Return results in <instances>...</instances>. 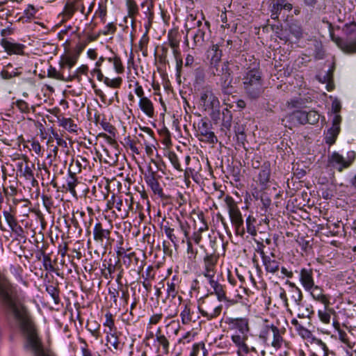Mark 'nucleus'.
<instances>
[{
	"label": "nucleus",
	"instance_id": "nucleus-59",
	"mask_svg": "<svg viewBox=\"0 0 356 356\" xmlns=\"http://www.w3.org/2000/svg\"><path fill=\"white\" fill-rule=\"evenodd\" d=\"M96 14L101 19V21L103 23L106 22V17L107 14V8L106 6L103 3H99L97 10L96 11Z\"/></svg>",
	"mask_w": 356,
	"mask_h": 356
},
{
	"label": "nucleus",
	"instance_id": "nucleus-7",
	"mask_svg": "<svg viewBox=\"0 0 356 356\" xmlns=\"http://www.w3.org/2000/svg\"><path fill=\"white\" fill-rule=\"evenodd\" d=\"M198 309L202 316L209 321L220 315L222 305L213 298H205L199 302Z\"/></svg>",
	"mask_w": 356,
	"mask_h": 356
},
{
	"label": "nucleus",
	"instance_id": "nucleus-24",
	"mask_svg": "<svg viewBox=\"0 0 356 356\" xmlns=\"http://www.w3.org/2000/svg\"><path fill=\"white\" fill-rule=\"evenodd\" d=\"M181 323L184 325H188L191 322H195L196 316L195 312L191 309V304L186 303L184 307V309L180 314Z\"/></svg>",
	"mask_w": 356,
	"mask_h": 356
},
{
	"label": "nucleus",
	"instance_id": "nucleus-4",
	"mask_svg": "<svg viewBox=\"0 0 356 356\" xmlns=\"http://www.w3.org/2000/svg\"><path fill=\"white\" fill-rule=\"evenodd\" d=\"M224 202L228 210L229 216L237 234L243 235L245 233L244 222L241 212L234 198L226 195Z\"/></svg>",
	"mask_w": 356,
	"mask_h": 356
},
{
	"label": "nucleus",
	"instance_id": "nucleus-30",
	"mask_svg": "<svg viewBox=\"0 0 356 356\" xmlns=\"http://www.w3.org/2000/svg\"><path fill=\"white\" fill-rule=\"evenodd\" d=\"M270 164L268 161L264 162L259 173V181L261 185H266L270 179Z\"/></svg>",
	"mask_w": 356,
	"mask_h": 356
},
{
	"label": "nucleus",
	"instance_id": "nucleus-39",
	"mask_svg": "<svg viewBox=\"0 0 356 356\" xmlns=\"http://www.w3.org/2000/svg\"><path fill=\"white\" fill-rule=\"evenodd\" d=\"M106 60L108 61V63L113 65L116 73L122 74L124 72V67L122 64L121 58L115 54L113 57L107 58Z\"/></svg>",
	"mask_w": 356,
	"mask_h": 356
},
{
	"label": "nucleus",
	"instance_id": "nucleus-37",
	"mask_svg": "<svg viewBox=\"0 0 356 356\" xmlns=\"http://www.w3.org/2000/svg\"><path fill=\"white\" fill-rule=\"evenodd\" d=\"M208 354L205 344L201 342L193 344L190 356H208Z\"/></svg>",
	"mask_w": 356,
	"mask_h": 356
},
{
	"label": "nucleus",
	"instance_id": "nucleus-52",
	"mask_svg": "<svg viewBox=\"0 0 356 356\" xmlns=\"http://www.w3.org/2000/svg\"><path fill=\"white\" fill-rule=\"evenodd\" d=\"M327 307H325L323 310H318V316L320 318L321 321L323 323L328 324L330 322L331 315L329 311H327Z\"/></svg>",
	"mask_w": 356,
	"mask_h": 356
},
{
	"label": "nucleus",
	"instance_id": "nucleus-22",
	"mask_svg": "<svg viewBox=\"0 0 356 356\" xmlns=\"http://www.w3.org/2000/svg\"><path fill=\"white\" fill-rule=\"evenodd\" d=\"M308 291H310L311 296H312V298L314 300L321 302L325 307L329 306V305H330L329 299L325 294H323V290L322 288H321L314 284L313 287L310 290H308Z\"/></svg>",
	"mask_w": 356,
	"mask_h": 356
},
{
	"label": "nucleus",
	"instance_id": "nucleus-33",
	"mask_svg": "<svg viewBox=\"0 0 356 356\" xmlns=\"http://www.w3.org/2000/svg\"><path fill=\"white\" fill-rule=\"evenodd\" d=\"M140 6L143 8L145 9L144 11V14L148 19V24L146 26L150 27L152 24L154 15L153 11L154 3H153L152 2H149L148 0H145L143 2L141 3Z\"/></svg>",
	"mask_w": 356,
	"mask_h": 356
},
{
	"label": "nucleus",
	"instance_id": "nucleus-19",
	"mask_svg": "<svg viewBox=\"0 0 356 356\" xmlns=\"http://www.w3.org/2000/svg\"><path fill=\"white\" fill-rule=\"evenodd\" d=\"M115 208L117 210L116 216L122 218L128 216L129 211L132 209L131 199H126L124 202L121 197H116Z\"/></svg>",
	"mask_w": 356,
	"mask_h": 356
},
{
	"label": "nucleus",
	"instance_id": "nucleus-3",
	"mask_svg": "<svg viewBox=\"0 0 356 356\" xmlns=\"http://www.w3.org/2000/svg\"><path fill=\"white\" fill-rule=\"evenodd\" d=\"M189 19L193 22V26L187 30V34L192 29L197 28L193 35V43L195 47H202L210 38V23L208 21L203 23L201 19L197 20L196 17L193 15L188 16V20Z\"/></svg>",
	"mask_w": 356,
	"mask_h": 356
},
{
	"label": "nucleus",
	"instance_id": "nucleus-35",
	"mask_svg": "<svg viewBox=\"0 0 356 356\" xmlns=\"http://www.w3.org/2000/svg\"><path fill=\"white\" fill-rule=\"evenodd\" d=\"M57 120L60 127L70 132H76L77 126L74 123L71 118H65L64 117L58 116Z\"/></svg>",
	"mask_w": 356,
	"mask_h": 356
},
{
	"label": "nucleus",
	"instance_id": "nucleus-2",
	"mask_svg": "<svg viewBox=\"0 0 356 356\" xmlns=\"http://www.w3.org/2000/svg\"><path fill=\"white\" fill-rule=\"evenodd\" d=\"M259 63L255 60L253 67H248L242 79L243 89L251 99H258L264 92L261 72Z\"/></svg>",
	"mask_w": 356,
	"mask_h": 356
},
{
	"label": "nucleus",
	"instance_id": "nucleus-53",
	"mask_svg": "<svg viewBox=\"0 0 356 356\" xmlns=\"http://www.w3.org/2000/svg\"><path fill=\"white\" fill-rule=\"evenodd\" d=\"M307 124H315L319 120V114L315 111H306Z\"/></svg>",
	"mask_w": 356,
	"mask_h": 356
},
{
	"label": "nucleus",
	"instance_id": "nucleus-50",
	"mask_svg": "<svg viewBox=\"0 0 356 356\" xmlns=\"http://www.w3.org/2000/svg\"><path fill=\"white\" fill-rule=\"evenodd\" d=\"M302 307H300V310H298V317L300 318H311L312 315L314 314L313 307L312 305L307 307L305 309H302Z\"/></svg>",
	"mask_w": 356,
	"mask_h": 356
},
{
	"label": "nucleus",
	"instance_id": "nucleus-8",
	"mask_svg": "<svg viewBox=\"0 0 356 356\" xmlns=\"http://www.w3.org/2000/svg\"><path fill=\"white\" fill-rule=\"evenodd\" d=\"M200 102L205 111L210 108H219L220 101L210 86H204L200 93Z\"/></svg>",
	"mask_w": 356,
	"mask_h": 356
},
{
	"label": "nucleus",
	"instance_id": "nucleus-29",
	"mask_svg": "<svg viewBox=\"0 0 356 356\" xmlns=\"http://www.w3.org/2000/svg\"><path fill=\"white\" fill-rule=\"evenodd\" d=\"M139 107L141 111L148 117H153L154 115V108L152 101L147 98H141L139 100Z\"/></svg>",
	"mask_w": 356,
	"mask_h": 356
},
{
	"label": "nucleus",
	"instance_id": "nucleus-28",
	"mask_svg": "<svg viewBox=\"0 0 356 356\" xmlns=\"http://www.w3.org/2000/svg\"><path fill=\"white\" fill-rule=\"evenodd\" d=\"M3 214L6 222L13 232L16 233L22 232V228L18 225L14 214L8 211H4Z\"/></svg>",
	"mask_w": 356,
	"mask_h": 356
},
{
	"label": "nucleus",
	"instance_id": "nucleus-12",
	"mask_svg": "<svg viewBox=\"0 0 356 356\" xmlns=\"http://www.w3.org/2000/svg\"><path fill=\"white\" fill-rule=\"evenodd\" d=\"M212 124L207 119H201L197 124L198 134L202 136L200 140L214 144L218 141L213 131H211Z\"/></svg>",
	"mask_w": 356,
	"mask_h": 356
},
{
	"label": "nucleus",
	"instance_id": "nucleus-14",
	"mask_svg": "<svg viewBox=\"0 0 356 356\" xmlns=\"http://www.w3.org/2000/svg\"><path fill=\"white\" fill-rule=\"evenodd\" d=\"M229 330L238 332L241 334H248L250 331L249 319L247 318H227L225 320Z\"/></svg>",
	"mask_w": 356,
	"mask_h": 356
},
{
	"label": "nucleus",
	"instance_id": "nucleus-42",
	"mask_svg": "<svg viewBox=\"0 0 356 356\" xmlns=\"http://www.w3.org/2000/svg\"><path fill=\"white\" fill-rule=\"evenodd\" d=\"M222 126L227 129H229L232 122V113L231 111L228 108H225L222 110Z\"/></svg>",
	"mask_w": 356,
	"mask_h": 356
},
{
	"label": "nucleus",
	"instance_id": "nucleus-10",
	"mask_svg": "<svg viewBox=\"0 0 356 356\" xmlns=\"http://www.w3.org/2000/svg\"><path fill=\"white\" fill-rule=\"evenodd\" d=\"M259 337L265 341H267L272 337L273 341L271 342V345L276 348L281 346L283 340L279 328L273 324H269L268 323L264 326L260 332Z\"/></svg>",
	"mask_w": 356,
	"mask_h": 356
},
{
	"label": "nucleus",
	"instance_id": "nucleus-15",
	"mask_svg": "<svg viewBox=\"0 0 356 356\" xmlns=\"http://www.w3.org/2000/svg\"><path fill=\"white\" fill-rule=\"evenodd\" d=\"M306 111L296 110L286 115L285 118L283 119L282 121H286L285 126L291 129L293 127L306 124Z\"/></svg>",
	"mask_w": 356,
	"mask_h": 356
},
{
	"label": "nucleus",
	"instance_id": "nucleus-11",
	"mask_svg": "<svg viewBox=\"0 0 356 356\" xmlns=\"http://www.w3.org/2000/svg\"><path fill=\"white\" fill-rule=\"evenodd\" d=\"M219 255L215 253H206L203 259V275L208 280L214 278Z\"/></svg>",
	"mask_w": 356,
	"mask_h": 356
},
{
	"label": "nucleus",
	"instance_id": "nucleus-23",
	"mask_svg": "<svg viewBox=\"0 0 356 356\" xmlns=\"http://www.w3.org/2000/svg\"><path fill=\"white\" fill-rule=\"evenodd\" d=\"M227 72H229L228 65L227 63H220V62L212 63V62H211L209 67V73L211 75L213 76H222L223 78L225 77V74Z\"/></svg>",
	"mask_w": 356,
	"mask_h": 356
},
{
	"label": "nucleus",
	"instance_id": "nucleus-57",
	"mask_svg": "<svg viewBox=\"0 0 356 356\" xmlns=\"http://www.w3.org/2000/svg\"><path fill=\"white\" fill-rule=\"evenodd\" d=\"M74 161L76 162V165L79 166L80 168L82 169H87V168H90V165H89V161H88V159L83 156H76V159L74 160Z\"/></svg>",
	"mask_w": 356,
	"mask_h": 356
},
{
	"label": "nucleus",
	"instance_id": "nucleus-6",
	"mask_svg": "<svg viewBox=\"0 0 356 356\" xmlns=\"http://www.w3.org/2000/svg\"><path fill=\"white\" fill-rule=\"evenodd\" d=\"M178 227H172L169 222L163 225L165 234L170 241L176 245L180 241L184 242V239L188 238L190 227L186 221H182L177 218Z\"/></svg>",
	"mask_w": 356,
	"mask_h": 356
},
{
	"label": "nucleus",
	"instance_id": "nucleus-5",
	"mask_svg": "<svg viewBox=\"0 0 356 356\" xmlns=\"http://www.w3.org/2000/svg\"><path fill=\"white\" fill-rule=\"evenodd\" d=\"M113 225L108 222H97L92 229L93 239L100 250H105L110 243Z\"/></svg>",
	"mask_w": 356,
	"mask_h": 356
},
{
	"label": "nucleus",
	"instance_id": "nucleus-32",
	"mask_svg": "<svg viewBox=\"0 0 356 356\" xmlns=\"http://www.w3.org/2000/svg\"><path fill=\"white\" fill-rule=\"evenodd\" d=\"M327 0H303L305 6L315 8L318 12L325 13Z\"/></svg>",
	"mask_w": 356,
	"mask_h": 356
},
{
	"label": "nucleus",
	"instance_id": "nucleus-47",
	"mask_svg": "<svg viewBox=\"0 0 356 356\" xmlns=\"http://www.w3.org/2000/svg\"><path fill=\"white\" fill-rule=\"evenodd\" d=\"M88 71V66L86 65H82L76 69V72L73 74H69L67 79H68V81H72L74 79H79L81 74H86Z\"/></svg>",
	"mask_w": 356,
	"mask_h": 356
},
{
	"label": "nucleus",
	"instance_id": "nucleus-38",
	"mask_svg": "<svg viewBox=\"0 0 356 356\" xmlns=\"http://www.w3.org/2000/svg\"><path fill=\"white\" fill-rule=\"evenodd\" d=\"M208 56L211 57V62L212 63L220 62L222 52L219 49L218 44H213L207 51Z\"/></svg>",
	"mask_w": 356,
	"mask_h": 356
},
{
	"label": "nucleus",
	"instance_id": "nucleus-16",
	"mask_svg": "<svg viewBox=\"0 0 356 356\" xmlns=\"http://www.w3.org/2000/svg\"><path fill=\"white\" fill-rule=\"evenodd\" d=\"M0 44L4 51L10 56L11 55H24L26 46L21 43H17L8 38L1 39Z\"/></svg>",
	"mask_w": 356,
	"mask_h": 356
},
{
	"label": "nucleus",
	"instance_id": "nucleus-17",
	"mask_svg": "<svg viewBox=\"0 0 356 356\" xmlns=\"http://www.w3.org/2000/svg\"><path fill=\"white\" fill-rule=\"evenodd\" d=\"M342 118L340 115H334L332 120V126L330 127L325 136V141L327 144L333 145L340 132V124Z\"/></svg>",
	"mask_w": 356,
	"mask_h": 356
},
{
	"label": "nucleus",
	"instance_id": "nucleus-62",
	"mask_svg": "<svg viewBox=\"0 0 356 356\" xmlns=\"http://www.w3.org/2000/svg\"><path fill=\"white\" fill-rule=\"evenodd\" d=\"M168 158L170 161V163H172V165L174 166V168L175 169H177V170H179V171L182 170V169L181 168L179 161V159L175 153L170 152L169 154Z\"/></svg>",
	"mask_w": 356,
	"mask_h": 356
},
{
	"label": "nucleus",
	"instance_id": "nucleus-44",
	"mask_svg": "<svg viewBox=\"0 0 356 356\" xmlns=\"http://www.w3.org/2000/svg\"><path fill=\"white\" fill-rule=\"evenodd\" d=\"M205 72L203 67H199L194 71V83L202 85L205 81Z\"/></svg>",
	"mask_w": 356,
	"mask_h": 356
},
{
	"label": "nucleus",
	"instance_id": "nucleus-51",
	"mask_svg": "<svg viewBox=\"0 0 356 356\" xmlns=\"http://www.w3.org/2000/svg\"><path fill=\"white\" fill-rule=\"evenodd\" d=\"M117 30L116 24L114 22L108 23L102 31L99 32V35H113Z\"/></svg>",
	"mask_w": 356,
	"mask_h": 356
},
{
	"label": "nucleus",
	"instance_id": "nucleus-25",
	"mask_svg": "<svg viewBox=\"0 0 356 356\" xmlns=\"http://www.w3.org/2000/svg\"><path fill=\"white\" fill-rule=\"evenodd\" d=\"M351 154H353V159L351 160H348V161H346L344 159V158L337 152H334L332 154V161L335 162L338 164H340V166L338 168V170L339 172H341L344 168H348L352 164L353 161L355 160V153L352 152Z\"/></svg>",
	"mask_w": 356,
	"mask_h": 356
},
{
	"label": "nucleus",
	"instance_id": "nucleus-18",
	"mask_svg": "<svg viewBox=\"0 0 356 356\" xmlns=\"http://www.w3.org/2000/svg\"><path fill=\"white\" fill-rule=\"evenodd\" d=\"M300 282L305 290H310L314 284L313 269L310 267L302 268L300 270Z\"/></svg>",
	"mask_w": 356,
	"mask_h": 356
},
{
	"label": "nucleus",
	"instance_id": "nucleus-27",
	"mask_svg": "<svg viewBox=\"0 0 356 356\" xmlns=\"http://www.w3.org/2000/svg\"><path fill=\"white\" fill-rule=\"evenodd\" d=\"M78 58L70 53L61 56L59 65L63 71L65 68L70 70L77 62Z\"/></svg>",
	"mask_w": 356,
	"mask_h": 356
},
{
	"label": "nucleus",
	"instance_id": "nucleus-45",
	"mask_svg": "<svg viewBox=\"0 0 356 356\" xmlns=\"http://www.w3.org/2000/svg\"><path fill=\"white\" fill-rule=\"evenodd\" d=\"M47 76L60 81H68L67 76H65L63 72H60L55 67L50 66L47 71Z\"/></svg>",
	"mask_w": 356,
	"mask_h": 356
},
{
	"label": "nucleus",
	"instance_id": "nucleus-43",
	"mask_svg": "<svg viewBox=\"0 0 356 356\" xmlns=\"http://www.w3.org/2000/svg\"><path fill=\"white\" fill-rule=\"evenodd\" d=\"M289 30L296 38H300L302 35V29L298 22H291L289 24Z\"/></svg>",
	"mask_w": 356,
	"mask_h": 356
},
{
	"label": "nucleus",
	"instance_id": "nucleus-34",
	"mask_svg": "<svg viewBox=\"0 0 356 356\" xmlns=\"http://www.w3.org/2000/svg\"><path fill=\"white\" fill-rule=\"evenodd\" d=\"M265 269L268 273L275 274L280 270V262L268 256L262 259Z\"/></svg>",
	"mask_w": 356,
	"mask_h": 356
},
{
	"label": "nucleus",
	"instance_id": "nucleus-21",
	"mask_svg": "<svg viewBox=\"0 0 356 356\" xmlns=\"http://www.w3.org/2000/svg\"><path fill=\"white\" fill-rule=\"evenodd\" d=\"M289 286H291V290L290 291V297L291 299L294 302L297 310H300V307H303L302 304V293L300 289L296 286V284L293 282L287 281Z\"/></svg>",
	"mask_w": 356,
	"mask_h": 356
},
{
	"label": "nucleus",
	"instance_id": "nucleus-31",
	"mask_svg": "<svg viewBox=\"0 0 356 356\" xmlns=\"http://www.w3.org/2000/svg\"><path fill=\"white\" fill-rule=\"evenodd\" d=\"M156 341L158 343L159 347L162 348V352L165 355L169 353L170 342L168 339L163 334L161 330L159 329L156 333Z\"/></svg>",
	"mask_w": 356,
	"mask_h": 356
},
{
	"label": "nucleus",
	"instance_id": "nucleus-60",
	"mask_svg": "<svg viewBox=\"0 0 356 356\" xmlns=\"http://www.w3.org/2000/svg\"><path fill=\"white\" fill-rule=\"evenodd\" d=\"M177 295L176 284L174 282H168L167 284V297L175 298Z\"/></svg>",
	"mask_w": 356,
	"mask_h": 356
},
{
	"label": "nucleus",
	"instance_id": "nucleus-48",
	"mask_svg": "<svg viewBox=\"0 0 356 356\" xmlns=\"http://www.w3.org/2000/svg\"><path fill=\"white\" fill-rule=\"evenodd\" d=\"M168 40L169 44L170 47L173 49V51H179V40L177 38V33L170 31L168 33Z\"/></svg>",
	"mask_w": 356,
	"mask_h": 356
},
{
	"label": "nucleus",
	"instance_id": "nucleus-56",
	"mask_svg": "<svg viewBox=\"0 0 356 356\" xmlns=\"http://www.w3.org/2000/svg\"><path fill=\"white\" fill-rule=\"evenodd\" d=\"M42 264L45 270H47L49 272H56V268L52 264V261L49 254L48 256H45L44 259H42Z\"/></svg>",
	"mask_w": 356,
	"mask_h": 356
},
{
	"label": "nucleus",
	"instance_id": "nucleus-64",
	"mask_svg": "<svg viewBox=\"0 0 356 356\" xmlns=\"http://www.w3.org/2000/svg\"><path fill=\"white\" fill-rule=\"evenodd\" d=\"M15 105L18 108V109L24 113H29V104L22 99H19L15 102Z\"/></svg>",
	"mask_w": 356,
	"mask_h": 356
},
{
	"label": "nucleus",
	"instance_id": "nucleus-1",
	"mask_svg": "<svg viewBox=\"0 0 356 356\" xmlns=\"http://www.w3.org/2000/svg\"><path fill=\"white\" fill-rule=\"evenodd\" d=\"M0 301L24 337V350L33 356H56L51 350L44 348L24 298L17 295L9 280L1 273Z\"/></svg>",
	"mask_w": 356,
	"mask_h": 356
},
{
	"label": "nucleus",
	"instance_id": "nucleus-49",
	"mask_svg": "<svg viewBox=\"0 0 356 356\" xmlns=\"http://www.w3.org/2000/svg\"><path fill=\"white\" fill-rule=\"evenodd\" d=\"M104 83L108 87L113 88H120L122 83V79L120 76L116 77L115 79H109L108 77H105Z\"/></svg>",
	"mask_w": 356,
	"mask_h": 356
},
{
	"label": "nucleus",
	"instance_id": "nucleus-46",
	"mask_svg": "<svg viewBox=\"0 0 356 356\" xmlns=\"http://www.w3.org/2000/svg\"><path fill=\"white\" fill-rule=\"evenodd\" d=\"M255 222L256 219L252 216H248L246 218L245 224L247 232L252 236H255L257 234V230L254 226Z\"/></svg>",
	"mask_w": 356,
	"mask_h": 356
},
{
	"label": "nucleus",
	"instance_id": "nucleus-26",
	"mask_svg": "<svg viewBox=\"0 0 356 356\" xmlns=\"http://www.w3.org/2000/svg\"><path fill=\"white\" fill-rule=\"evenodd\" d=\"M232 341L238 348V351H243L244 353H249V348L245 343L248 339L247 334H233L232 336Z\"/></svg>",
	"mask_w": 356,
	"mask_h": 356
},
{
	"label": "nucleus",
	"instance_id": "nucleus-41",
	"mask_svg": "<svg viewBox=\"0 0 356 356\" xmlns=\"http://www.w3.org/2000/svg\"><path fill=\"white\" fill-rule=\"evenodd\" d=\"M126 6L128 12V16L132 19L138 14V6L134 0H127Z\"/></svg>",
	"mask_w": 356,
	"mask_h": 356
},
{
	"label": "nucleus",
	"instance_id": "nucleus-61",
	"mask_svg": "<svg viewBox=\"0 0 356 356\" xmlns=\"http://www.w3.org/2000/svg\"><path fill=\"white\" fill-rule=\"evenodd\" d=\"M106 321L104 323V325L108 327L109 328V332L113 331V329L115 327L114 320L113 318V314L110 312H107L105 314Z\"/></svg>",
	"mask_w": 356,
	"mask_h": 356
},
{
	"label": "nucleus",
	"instance_id": "nucleus-20",
	"mask_svg": "<svg viewBox=\"0 0 356 356\" xmlns=\"http://www.w3.org/2000/svg\"><path fill=\"white\" fill-rule=\"evenodd\" d=\"M145 180L154 195H157L159 197H164L163 189L161 187L159 182L156 179L155 173L154 172H151L148 175H145Z\"/></svg>",
	"mask_w": 356,
	"mask_h": 356
},
{
	"label": "nucleus",
	"instance_id": "nucleus-54",
	"mask_svg": "<svg viewBox=\"0 0 356 356\" xmlns=\"http://www.w3.org/2000/svg\"><path fill=\"white\" fill-rule=\"evenodd\" d=\"M77 184V179L74 175H70L69 178L67 180V190L69 191L71 193L74 194L75 187Z\"/></svg>",
	"mask_w": 356,
	"mask_h": 356
},
{
	"label": "nucleus",
	"instance_id": "nucleus-13",
	"mask_svg": "<svg viewBox=\"0 0 356 356\" xmlns=\"http://www.w3.org/2000/svg\"><path fill=\"white\" fill-rule=\"evenodd\" d=\"M208 282L211 287L213 289V291L211 292V294H215L217 297L218 301L225 302L227 307L234 305L236 302L234 299H230L227 296L225 286L218 280H216L214 278H211L208 280Z\"/></svg>",
	"mask_w": 356,
	"mask_h": 356
},
{
	"label": "nucleus",
	"instance_id": "nucleus-36",
	"mask_svg": "<svg viewBox=\"0 0 356 356\" xmlns=\"http://www.w3.org/2000/svg\"><path fill=\"white\" fill-rule=\"evenodd\" d=\"M224 81L221 82V90L222 93L225 95H231L233 92L234 88L232 85L231 74L227 72L223 77Z\"/></svg>",
	"mask_w": 356,
	"mask_h": 356
},
{
	"label": "nucleus",
	"instance_id": "nucleus-63",
	"mask_svg": "<svg viewBox=\"0 0 356 356\" xmlns=\"http://www.w3.org/2000/svg\"><path fill=\"white\" fill-rule=\"evenodd\" d=\"M86 45H87V42H79V44H77L76 45L73 51L70 52V54H72L73 56H76V58H77L79 59L80 54L83 51V49H85Z\"/></svg>",
	"mask_w": 356,
	"mask_h": 356
},
{
	"label": "nucleus",
	"instance_id": "nucleus-58",
	"mask_svg": "<svg viewBox=\"0 0 356 356\" xmlns=\"http://www.w3.org/2000/svg\"><path fill=\"white\" fill-rule=\"evenodd\" d=\"M47 293L51 296L54 299L55 303H58L59 302V292L57 288L53 286H49L46 288Z\"/></svg>",
	"mask_w": 356,
	"mask_h": 356
},
{
	"label": "nucleus",
	"instance_id": "nucleus-55",
	"mask_svg": "<svg viewBox=\"0 0 356 356\" xmlns=\"http://www.w3.org/2000/svg\"><path fill=\"white\" fill-rule=\"evenodd\" d=\"M124 140V147H129L131 149V150L136 154H140V152L136 145V142L134 140H131L129 136L125 138Z\"/></svg>",
	"mask_w": 356,
	"mask_h": 356
},
{
	"label": "nucleus",
	"instance_id": "nucleus-9",
	"mask_svg": "<svg viewBox=\"0 0 356 356\" xmlns=\"http://www.w3.org/2000/svg\"><path fill=\"white\" fill-rule=\"evenodd\" d=\"M119 255H122V262L127 268L132 271L137 272L140 274L145 264V255L144 254L138 256L135 252H130L129 254L124 253L123 255L120 252H118Z\"/></svg>",
	"mask_w": 356,
	"mask_h": 356
},
{
	"label": "nucleus",
	"instance_id": "nucleus-40",
	"mask_svg": "<svg viewBox=\"0 0 356 356\" xmlns=\"http://www.w3.org/2000/svg\"><path fill=\"white\" fill-rule=\"evenodd\" d=\"M119 298L121 301L120 305L122 306L124 309L127 310V305L129 300V293L127 286H122V285H120V293Z\"/></svg>",
	"mask_w": 356,
	"mask_h": 356
}]
</instances>
